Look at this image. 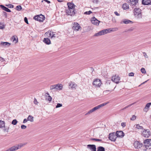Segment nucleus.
I'll return each instance as SVG.
<instances>
[{
  "label": "nucleus",
  "mask_w": 151,
  "mask_h": 151,
  "mask_svg": "<svg viewBox=\"0 0 151 151\" xmlns=\"http://www.w3.org/2000/svg\"><path fill=\"white\" fill-rule=\"evenodd\" d=\"M67 4L68 8L65 10L66 13L68 15L74 16L76 12L75 8L76 6L72 2H68Z\"/></svg>",
  "instance_id": "obj_1"
},
{
  "label": "nucleus",
  "mask_w": 151,
  "mask_h": 151,
  "mask_svg": "<svg viewBox=\"0 0 151 151\" xmlns=\"http://www.w3.org/2000/svg\"><path fill=\"white\" fill-rule=\"evenodd\" d=\"M143 150L146 151L147 150L151 149V139H147L144 140Z\"/></svg>",
  "instance_id": "obj_2"
},
{
  "label": "nucleus",
  "mask_w": 151,
  "mask_h": 151,
  "mask_svg": "<svg viewBox=\"0 0 151 151\" xmlns=\"http://www.w3.org/2000/svg\"><path fill=\"white\" fill-rule=\"evenodd\" d=\"M141 10L139 8H135L134 10V15L137 18H142V15L141 12Z\"/></svg>",
  "instance_id": "obj_3"
},
{
  "label": "nucleus",
  "mask_w": 151,
  "mask_h": 151,
  "mask_svg": "<svg viewBox=\"0 0 151 151\" xmlns=\"http://www.w3.org/2000/svg\"><path fill=\"white\" fill-rule=\"evenodd\" d=\"M142 133V135L145 137L148 138L150 135L151 132L149 129H144Z\"/></svg>",
  "instance_id": "obj_4"
},
{
  "label": "nucleus",
  "mask_w": 151,
  "mask_h": 151,
  "mask_svg": "<svg viewBox=\"0 0 151 151\" xmlns=\"http://www.w3.org/2000/svg\"><path fill=\"white\" fill-rule=\"evenodd\" d=\"M45 17L42 14L40 15H37L35 16L34 19L36 20H37L40 22H42L44 20Z\"/></svg>",
  "instance_id": "obj_5"
},
{
  "label": "nucleus",
  "mask_w": 151,
  "mask_h": 151,
  "mask_svg": "<svg viewBox=\"0 0 151 151\" xmlns=\"http://www.w3.org/2000/svg\"><path fill=\"white\" fill-rule=\"evenodd\" d=\"M93 85L95 86L96 87H99L101 84V81L99 79H95L93 81Z\"/></svg>",
  "instance_id": "obj_6"
},
{
  "label": "nucleus",
  "mask_w": 151,
  "mask_h": 151,
  "mask_svg": "<svg viewBox=\"0 0 151 151\" xmlns=\"http://www.w3.org/2000/svg\"><path fill=\"white\" fill-rule=\"evenodd\" d=\"M120 80V77L117 75H115L114 76H113L111 78V80L116 83H119V81Z\"/></svg>",
  "instance_id": "obj_7"
},
{
  "label": "nucleus",
  "mask_w": 151,
  "mask_h": 151,
  "mask_svg": "<svg viewBox=\"0 0 151 151\" xmlns=\"http://www.w3.org/2000/svg\"><path fill=\"white\" fill-rule=\"evenodd\" d=\"M116 138L117 136L115 134L110 133L109 135V139L111 141H115L116 140Z\"/></svg>",
  "instance_id": "obj_8"
},
{
  "label": "nucleus",
  "mask_w": 151,
  "mask_h": 151,
  "mask_svg": "<svg viewBox=\"0 0 151 151\" xmlns=\"http://www.w3.org/2000/svg\"><path fill=\"white\" fill-rule=\"evenodd\" d=\"M142 145L143 144L142 143H140L137 141H135L134 143V146L136 149H139L141 148L142 146Z\"/></svg>",
  "instance_id": "obj_9"
},
{
  "label": "nucleus",
  "mask_w": 151,
  "mask_h": 151,
  "mask_svg": "<svg viewBox=\"0 0 151 151\" xmlns=\"http://www.w3.org/2000/svg\"><path fill=\"white\" fill-rule=\"evenodd\" d=\"M107 104V103H103L101 104H100L98 106H97L95 107L92 109L91 110L93 112L95 111L96 110H97L102 107L105 105Z\"/></svg>",
  "instance_id": "obj_10"
},
{
  "label": "nucleus",
  "mask_w": 151,
  "mask_h": 151,
  "mask_svg": "<svg viewBox=\"0 0 151 151\" xmlns=\"http://www.w3.org/2000/svg\"><path fill=\"white\" fill-rule=\"evenodd\" d=\"M81 28L79 24L77 22H75L73 24V29L75 31H78Z\"/></svg>",
  "instance_id": "obj_11"
},
{
  "label": "nucleus",
  "mask_w": 151,
  "mask_h": 151,
  "mask_svg": "<svg viewBox=\"0 0 151 151\" xmlns=\"http://www.w3.org/2000/svg\"><path fill=\"white\" fill-rule=\"evenodd\" d=\"M11 43L7 42H1L0 43V45L1 47H7L10 45Z\"/></svg>",
  "instance_id": "obj_12"
},
{
  "label": "nucleus",
  "mask_w": 151,
  "mask_h": 151,
  "mask_svg": "<svg viewBox=\"0 0 151 151\" xmlns=\"http://www.w3.org/2000/svg\"><path fill=\"white\" fill-rule=\"evenodd\" d=\"M87 147L91 151H96V146L94 145H88L87 146Z\"/></svg>",
  "instance_id": "obj_13"
},
{
  "label": "nucleus",
  "mask_w": 151,
  "mask_h": 151,
  "mask_svg": "<svg viewBox=\"0 0 151 151\" xmlns=\"http://www.w3.org/2000/svg\"><path fill=\"white\" fill-rule=\"evenodd\" d=\"M100 22L96 18L93 17L92 18L91 20V22L94 25H99V22Z\"/></svg>",
  "instance_id": "obj_14"
},
{
  "label": "nucleus",
  "mask_w": 151,
  "mask_h": 151,
  "mask_svg": "<svg viewBox=\"0 0 151 151\" xmlns=\"http://www.w3.org/2000/svg\"><path fill=\"white\" fill-rule=\"evenodd\" d=\"M22 145H19L17 146H13L10 148L9 150L10 151H15L21 148Z\"/></svg>",
  "instance_id": "obj_15"
},
{
  "label": "nucleus",
  "mask_w": 151,
  "mask_h": 151,
  "mask_svg": "<svg viewBox=\"0 0 151 151\" xmlns=\"http://www.w3.org/2000/svg\"><path fill=\"white\" fill-rule=\"evenodd\" d=\"M112 31V30L111 29H103L100 31L101 32V35H102L109 33Z\"/></svg>",
  "instance_id": "obj_16"
},
{
  "label": "nucleus",
  "mask_w": 151,
  "mask_h": 151,
  "mask_svg": "<svg viewBox=\"0 0 151 151\" xmlns=\"http://www.w3.org/2000/svg\"><path fill=\"white\" fill-rule=\"evenodd\" d=\"M129 1L131 2V6L132 8H134L138 3V0H129Z\"/></svg>",
  "instance_id": "obj_17"
},
{
  "label": "nucleus",
  "mask_w": 151,
  "mask_h": 151,
  "mask_svg": "<svg viewBox=\"0 0 151 151\" xmlns=\"http://www.w3.org/2000/svg\"><path fill=\"white\" fill-rule=\"evenodd\" d=\"M116 134L118 137H122L124 136V133L122 131H117Z\"/></svg>",
  "instance_id": "obj_18"
},
{
  "label": "nucleus",
  "mask_w": 151,
  "mask_h": 151,
  "mask_svg": "<svg viewBox=\"0 0 151 151\" xmlns=\"http://www.w3.org/2000/svg\"><path fill=\"white\" fill-rule=\"evenodd\" d=\"M142 3L145 5L151 4V0H142Z\"/></svg>",
  "instance_id": "obj_19"
},
{
  "label": "nucleus",
  "mask_w": 151,
  "mask_h": 151,
  "mask_svg": "<svg viewBox=\"0 0 151 151\" xmlns=\"http://www.w3.org/2000/svg\"><path fill=\"white\" fill-rule=\"evenodd\" d=\"M0 7L3 10L6 12H11V11L10 9L2 5H0Z\"/></svg>",
  "instance_id": "obj_20"
},
{
  "label": "nucleus",
  "mask_w": 151,
  "mask_h": 151,
  "mask_svg": "<svg viewBox=\"0 0 151 151\" xmlns=\"http://www.w3.org/2000/svg\"><path fill=\"white\" fill-rule=\"evenodd\" d=\"M55 89L60 90L62 89L63 85L61 84H58L55 85Z\"/></svg>",
  "instance_id": "obj_21"
},
{
  "label": "nucleus",
  "mask_w": 151,
  "mask_h": 151,
  "mask_svg": "<svg viewBox=\"0 0 151 151\" xmlns=\"http://www.w3.org/2000/svg\"><path fill=\"white\" fill-rule=\"evenodd\" d=\"M69 86L71 88H76L77 86V85L74 82H70L69 83Z\"/></svg>",
  "instance_id": "obj_22"
},
{
  "label": "nucleus",
  "mask_w": 151,
  "mask_h": 151,
  "mask_svg": "<svg viewBox=\"0 0 151 151\" xmlns=\"http://www.w3.org/2000/svg\"><path fill=\"white\" fill-rule=\"evenodd\" d=\"M43 41L45 44L47 45H49L51 43V42L50 39L48 38H44L43 40Z\"/></svg>",
  "instance_id": "obj_23"
},
{
  "label": "nucleus",
  "mask_w": 151,
  "mask_h": 151,
  "mask_svg": "<svg viewBox=\"0 0 151 151\" xmlns=\"http://www.w3.org/2000/svg\"><path fill=\"white\" fill-rule=\"evenodd\" d=\"M151 105V103H149L147 104L146 105L144 109V111L147 112L148 110Z\"/></svg>",
  "instance_id": "obj_24"
},
{
  "label": "nucleus",
  "mask_w": 151,
  "mask_h": 151,
  "mask_svg": "<svg viewBox=\"0 0 151 151\" xmlns=\"http://www.w3.org/2000/svg\"><path fill=\"white\" fill-rule=\"evenodd\" d=\"M122 7L124 10L128 9H129V5L126 3H125L122 4Z\"/></svg>",
  "instance_id": "obj_25"
},
{
  "label": "nucleus",
  "mask_w": 151,
  "mask_h": 151,
  "mask_svg": "<svg viewBox=\"0 0 151 151\" xmlns=\"http://www.w3.org/2000/svg\"><path fill=\"white\" fill-rule=\"evenodd\" d=\"M122 22L125 24H128L130 23H132V21L126 19H123L122 21Z\"/></svg>",
  "instance_id": "obj_26"
},
{
  "label": "nucleus",
  "mask_w": 151,
  "mask_h": 151,
  "mask_svg": "<svg viewBox=\"0 0 151 151\" xmlns=\"http://www.w3.org/2000/svg\"><path fill=\"white\" fill-rule=\"evenodd\" d=\"M46 94L47 95L46 96V100H48L49 102L51 101L52 100L51 97L50 96L48 93H47Z\"/></svg>",
  "instance_id": "obj_27"
},
{
  "label": "nucleus",
  "mask_w": 151,
  "mask_h": 151,
  "mask_svg": "<svg viewBox=\"0 0 151 151\" xmlns=\"http://www.w3.org/2000/svg\"><path fill=\"white\" fill-rule=\"evenodd\" d=\"M10 125H9V126H6V127H4V129H3L4 131V132H8L9 130V127L10 125H11V124L9 123Z\"/></svg>",
  "instance_id": "obj_28"
},
{
  "label": "nucleus",
  "mask_w": 151,
  "mask_h": 151,
  "mask_svg": "<svg viewBox=\"0 0 151 151\" xmlns=\"http://www.w3.org/2000/svg\"><path fill=\"white\" fill-rule=\"evenodd\" d=\"M51 31H48L45 33V35L46 37H51Z\"/></svg>",
  "instance_id": "obj_29"
},
{
  "label": "nucleus",
  "mask_w": 151,
  "mask_h": 151,
  "mask_svg": "<svg viewBox=\"0 0 151 151\" xmlns=\"http://www.w3.org/2000/svg\"><path fill=\"white\" fill-rule=\"evenodd\" d=\"M5 127V123L4 121L0 120V128Z\"/></svg>",
  "instance_id": "obj_30"
},
{
  "label": "nucleus",
  "mask_w": 151,
  "mask_h": 151,
  "mask_svg": "<svg viewBox=\"0 0 151 151\" xmlns=\"http://www.w3.org/2000/svg\"><path fill=\"white\" fill-rule=\"evenodd\" d=\"M27 118L28 121H29L31 122H32L34 121L33 117L31 115H29Z\"/></svg>",
  "instance_id": "obj_31"
},
{
  "label": "nucleus",
  "mask_w": 151,
  "mask_h": 151,
  "mask_svg": "<svg viewBox=\"0 0 151 151\" xmlns=\"http://www.w3.org/2000/svg\"><path fill=\"white\" fill-rule=\"evenodd\" d=\"M97 151H105V148L102 146L99 147H97Z\"/></svg>",
  "instance_id": "obj_32"
},
{
  "label": "nucleus",
  "mask_w": 151,
  "mask_h": 151,
  "mask_svg": "<svg viewBox=\"0 0 151 151\" xmlns=\"http://www.w3.org/2000/svg\"><path fill=\"white\" fill-rule=\"evenodd\" d=\"M136 128L139 129H143V128L142 126H140L139 124L136 125Z\"/></svg>",
  "instance_id": "obj_33"
},
{
  "label": "nucleus",
  "mask_w": 151,
  "mask_h": 151,
  "mask_svg": "<svg viewBox=\"0 0 151 151\" xmlns=\"http://www.w3.org/2000/svg\"><path fill=\"white\" fill-rule=\"evenodd\" d=\"M91 140H94V141H96L99 142H101L102 141V140L101 139H96V138H91Z\"/></svg>",
  "instance_id": "obj_34"
},
{
  "label": "nucleus",
  "mask_w": 151,
  "mask_h": 151,
  "mask_svg": "<svg viewBox=\"0 0 151 151\" xmlns=\"http://www.w3.org/2000/svg\"><path fill=\"white\" fill-rule=\"evenodd\" d=\"M17 121L16 119H14L12 122V124L13 125H15L17 124Z\"/></svg>",
  "instance_id": "obj_35"
},
{
  "label": "nucleus",
  "mask_w": 151,
  "mask_h": 151,
  "mask_svg": "<svg viewBox=\"0 0 151 151\" xmlns=\"http://www.w3.org/2000/svg\"><path fill=\"white\" fill-rule=\"evenodd\" d=\"M134 103H133L131 104H129L127 106H125V107H124V108L122 109L121 110H124V109L128 108L129 107L131 106L132 105H133L134 104Z\"/></svg>",
  "instance_id": "obj_36"
},
{
  "label": "nucleus",
  "mask_w": 151,
  "mask_h": 151,
  "mask_svg": "<svg viewBox=\"0 0 151 151\" xmlns=\"http://www.w3.org/2000/svg\"><path fill=\"white\" fill-rule=\"evenodd\" d=\"M12 39H13V42L15 41V43H16L18 42V39L17 38V39H16V37L14 36H13Z\"/></svg>",
  "instance_id": "obj_37"
},
{
  "label": "nucleus",
  "mask_w": 151,
  "mask_h": 151,
  "mask_svg": "<svg viewBox=\"0 0 151 151\" xmlns=\"http://www.w3.org/2000/svg\"><path fill=\"white\" fill-rule=\"evenodd\" d=\"M101 31L99 32H98L95 33L94 36H99L101 35Z\"/></svg>",
  "instance_id": "obj_38"
},
{
  "label": "nucleus",
  "mask_w": 151,
  "mask_h": 151,
  "mask_svg": "<svg viewBox=\"0 0 151 151\" xmlns=\"http://www.w3.org/2000/svg\"><path fill=\"white\" fill-rule=\"evenodd\" d=\"M22 9V6L20 5H18L16 6V9L18 11H20Z\"/></svg>",
  "instance_id": "obj_39"
},
{
  "label": "nucleus",
  "mask_w": 151,
  "mask_h": 151,
  "mask_svg": "<svg viewBox=\"0 0 151 151\" xmlns=\"http://www.w3.org/2000/svg\"><path fill=\"white\" fill-rule=\"evenodd\" d=\"M6 6H7L8 8H14V6L11 4H9L8 5H6Z\"/></svg>",
  "instance_id": "obj_40"
},
{
  "label": "nucleus",
  "mask_w": 151,
  "mask_h": 151,
  "mask_svg": "<svg viewBox=\"0 0 151 151\" xmlns=\"http://www.w3.org/2000/svg\"><path fill=\"white\" fill-rule=\"evenodd\" d=\"M92 13V12L91 11H89L88 12H86L84 13V14L89 15Z\"/></svg>",
  "instance_id": "obj_41"
},
{
  "label": "nucleus",
  "mask_w": 151,
  "mask_h": 151,
  "mask_svg": "<svg viewBox=\"0 0 151 151\" xmlns=\"http://www.w3.org/2000/svg\"><path fill=\"white\" fill-rule=\"evenodd\" d=\"M141 72L143 73H146V71L145 69L144 68H142L141 69Z\"/></svg>",
  "instance_id": "obj_42"
},
{
  "label": "nucleus",
  "mask_w": 151,
  "mask_h": 151,
  "mask_svg": "<svg viewBox=\"0 0 151 151\" xmlns=\"http://www.w3.org/2000/svg\"><path fill=\"white\" fill-rule=\"evenodd\" d=\"M136 116L134 115H133L132 117L130 118V120H134L136 119Z\"/></svg>",
  "instance_id": "obj_43"
},
{
  "label": "nucleus",
  "mask_w": 151,
  "mask_h": 151,
  "mask_svg": "<svg viewBox=\"0 0 151 151\" xmlns=\"http://www.w3.org/2000/svg\"><path fill=\"white\" fill-rule=\"evenodd\" d=\"M4 28V26L2 24V23L0 22V29H3Z\"/></svg>",
  "instance_id": "obj_44"
},
{
  "label": "nucleus",
  "mask_w": 151,
  "mask_h": 151,
  "mask_svg": "<svg viewBox=\"0 0 151 151\" xmlns=\"http://www.w3.org/2000/svg\"><path fill=\"white\" fill-rule=\"evenodd\" d=\"M62 104H60V103H58L57 104V105L56 106V108H58L59 107H60L61 106H62Z\"/></svg>",
  "instance_id": "obj_45"
},
{
  "label": "nucleus",
  "mask_w": 151,
  "mask_h": 151,
  "mask_svg": "<svg viewBox=\"0 0 151 151\" xmlns=\"http://www.w3.org/2000/svg\"><path fill=\"white\" fill-rule=\"evenodd\" d=\"M55 85H52L50 86V89L51 90H52L54 89H55Z\"/></svg>",
  "instance_id": "obj_46"
},
{
  "label": "nucleus",
  "mask_w": 151,
  "mask_h": 151,
  "mask_svg": "<svg viewBox=\"0 0 151 151\" xmlns=\"http://www.w3.org/2000/svg\"><path fill=\"white\" fill-rule=\"evenodd\" d=\"M24 21L26 24H29L27 19L26 17H25L24 18Z\"/></svg>",
  "instance_id": "obj_47"
},
{
  "label": "nucleus",
  "mask_w": 151,
  "mask_h": 151,
  "mask_svg": "<svg viewBox=\"0 0 151 151\" xmlns=\"http://www.w3.org/2000/svg\"><path fill=\"white\" fill-rule=\"evenodd\" d=\"M34 103L36 105H37L38 103V102L37 101V99L35 98L34 99Z\"/></svg>",
  "instance_id": "obj_48"
},
{
  "label": "nucleus",
  "mask_w": 151,
  "mask_h": 151,
  "mask_svg": "<svg viewBox=\"0 0 151 151\" xmlns=\"http://www.w3.org/2000/svg\"><path fill=\"white\" fill-rule=\"evenodd\" d=\"M125 122H122L121 123V125L123 127H125L126 126Z\"/></svg>",
  "instance_id": "obj_49"
},
{
  "label": "nucleus",
  "mask_w": 151,
  "mask_h": 151,
  "mask_svg": "<svg viewBox=\"0 0 151 151\" xmlns=\"http://www.w3.org/2000/svg\"><path fill=\"white\" fill-rule=\"evenodd\" d=\"M26 126L24 125H22L21 126V128L22 129H25L26 128Z\"/></svg>",
  "instance_id": "obj_50"
},
{
  "label": "nucleus",
  "mask_w": 151,
  "mask_h": 151,
  "mask_svg": "<svg viewBox=\"0 0 151 151\" xmlns=\"http://www.w3.org/2000/svg\"><path fill=\"white\" fill-rule=\"evenodd\" d=\"M134 73L133 72L129 73V76H134Z\"/></svg>",
  "instance_id": "obj_51"
},
{
  "label": "nucleus",
  "mask_w": 151,
  "mask_h": 151,
  "mask_svg": "<svg viewBox=\"0 0 151 151\" xmlns=\"http://www.w3.org/2000/svg\"><path fill=\"white\" fill-rule=\"evenodd\" d=\"M93 112L91 110H89L88 112H87L86 114H85V115H87L88 114H90L91 113Z\"/></svg>",
  "instance_id": "obj_52"
},
{
  "label": "nucleus",
  "mask_w": 151,
  "mask_h": 151,
  "mask_svg": "<svg viewBox=\"0 0 151 151\" xmlns=\"http://www.w3.org/2000/svg\"><path fill=\"white\" fill-rule=\"evenodd\" d=\"M3 14L5 16V18H6L7 17V14L6 12H3Z\"/></svg>",
  "instance_id": "obj_53"
},
{
  "label": "nucleus",
  "mask_w": 151,
  "mask_h": 151,
  "mask_svg": "<svg viewBox=\"0 0 151 151\" xmlns=\"http://www.w3.org/2000/svg\"><path fill=\"white\" fill-rule=\"evenodd\" d=\"M114 13L117 16H119L120 15V14L116 11Z\"/></svg>",
  "instance_id": "obj_54"
},
{
  "label": "nucleus",
  "mask_w": 151,
  "mask_h": 151,
  "mask_svg": "<svg viewBox=\"0 0 151 151\" xmlns=\"http://www.w3.org/2000/svg\"><path fill=\"white\" fill-rule=\"evenodd\" d=\"M27 121H28L27 118V119H24L23 121V123H25L26 122H27Z\"/></svg>",
  "instance_id": "obj_55"
},
{
  "label": "nucleus",
  "mask_w": 151,
  "mask_h": 151,
  "mask_svg": "<svg viewBox=\"0 0 151 151\" xmlns=\"http://www.w3.org/2000/svg\"><path fill=\"white\" fill-rule=\"evenodd\" d=\"M145 58H147L148 56L145 52H143Z\"/></svg>",
  "instance_id": "obj_56"
},
{
  "label": "nucleus",
  "mask_w": 151,
  "mask_h": 151,
  "mask_svg": "<svg viewBox=\"0 0 151 151\" xmlns=\"http://www.w3.org/2000/svg\"><path fill=\"white\" fill-rule=\"evenodd\" d=\"M98 0H93V1L94 3H97Z\"/></svg>",
  "instance_id": "obj_57"
},
{
  "label": "nucleus",
  "mask_w": 151,
  "mask_h": 151,
  "mask_svg": "<svg viewBox=\"0 0 151 151\" xmlns=\"http://www.w3.org/2000/svg\"><path fill=\"white\" fill-rule=\"evenodd\" d=\"M45 1L47 2L48 4H50V1L47 0H45Z\"/></svg>",
  "instance_id": "obj_58"
},
{
  "label": "nucleus",
  "mask_w": 151,
  "mask_h": 151,
  "mask_svg": "<svg viewBox=\"0 0 151 151\" xmlns=\"http://www.w3.org/2000/svg\"><path fill=\"white\" fill-rule=\"evenodd\" d=\"M55 35L54 34H53L52 35H51V38H52V37H55Z\"/></svg>",
  "instance_id": "obj_59"
},
{
  "label": "nucleus",
  "mask_w": 151,
  "mask_h": 151,
  "mask_svg": "<svg viewBox=\"0 0 151 151\" xmlns=\"http://www.w3.org/2000/svg\"><path fill=\"white\" fill-rule=\"evenodd\" d=\"M57 1L58 2H62L63 1V0H57Z\"/></svg>",
  "instance_id": "obj_60"
},
{
  "label": "nucleus",
  "mask_w": 151,
  "mask_h": 151,
  "mask_svg": "<svg viewBox=\"0 0 151 151\" xmlns=\"http://www.w3.org/2000/svg\"><path fill=\"white\" fill-rule=\"evenodd\" d=\"M109 90H106V91H104V92H107V91H108V92H109Z\"/></svg>",
  "instance_id": "obj_61"
},
{
  "label": "nucleus",
  "mask_w": 151,
  "mask_h": 151,
  "mask_svg": "<svg viewBox=\"0 0 151 151\" xmlns=\"http://www.w3.org/2000/svg\"><path fill=\"white\" fill-rule=\"evenodd\" d=\"M10 151V150H9V149L6 150L5 151Z\"/></svg>",
  "instance_id": "obj_62"
},
{
  "label": "nucleus",
  "mask_w": 151,
  "mask_h": 151,
  "mask_svg": "<svg viewBox=\"0 0 151 151\" xmlns=\"http://www.w3.org/2000/svg\"><path fill=\"white\" fill-rule=\"evenodd\" d=\"M0 58L1 59V60H4V58H2L1 57H0Z\"/></svg>",
  "instance_id": "obj_63"
},
{
  "label": "nucleus",
  "mask_w": 151,
  "mask_h": 151,
  "mask_svg": "<svg viewBox=\"0 0 151 151\" xmlns=\"http://www.w3.org/2000/svg\"><path fill=\"white\" fill-rule=\"evenodd\" d=\"M148 80H147L146 81H145L144 82V83H146V82H147Z\"/></svg>",
  "instance_id": "obj_64"
}]
</instances>
